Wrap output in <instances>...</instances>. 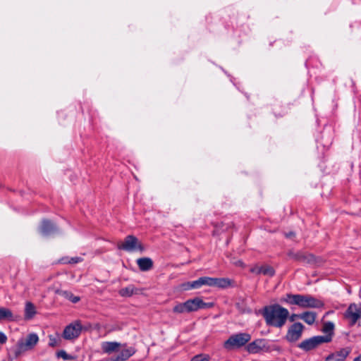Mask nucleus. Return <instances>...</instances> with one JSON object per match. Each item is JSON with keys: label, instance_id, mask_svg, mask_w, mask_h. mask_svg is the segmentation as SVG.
Instances as JSON below:
<instances>
[{"label": "nucleus", "instance_id": "obj_1", "mask_svg": "<svg viewBox=\"0 0 361 361\" xmlns=\"http://www.w3.org/2000/svg\"><path fill=\"white\" fill-rule=\"evenodd\" d=\"M262 315L268 326L281 328L286 323L289 312L286 308L275 304L264 307Z\"/></svg>", "mask_w": 361, "mask_h": 361}, {"label": "nucleus", "instance_id": "obj_2", "mask_svg": "<svg viewBox=\"0 0 361 361\" xmlns=\"http://www.w3.org/2000/svg\"><path fill=\"white\" fill-rule=\"evenodd\" d=\"M281 302L289 305H295L301 308H319L322 307L324 302L310 295L286 294L281 299Z\"/></svg>", "mask_w": 361, "mask_h": 361}, {"label": "nucleus", "instance_id": "obj_3", "mask_svg": "<svg viewBox=\"0 0 361 361\" xmlns=\"http://www.w3.org/2000/svg\"><path fill=\"white\" fill-rule=\"evenodd\" d=\"M90 326V324L84 326L80 320H75L65 327L62 336L66 340H74L80 336L82 330H88Z\"/></svg>", "mask_w": 361, "mask_h": 361}, {"label": "nucleus", "instance_id": "obj_4", "mask_svg": "<svg viewBox=\"0 0 361 361\" xmlns=\"http://www.w3.org/2000/svg\"><path fill=\"white\" fill-rule=\"evenodd\" d=\"M251 340V335L247 333H238L231 336L224 343V347L228 350L240 348Z\"/></svg>", "mask_w": 361, "mask_h": 361}, {"label": "nucleus", "instance_id": "obj_5", "mask_svg": "<svg viewBox=\"0 0 361 361\" xmlns=\"http://www.w3.org/2000/svg\"><path fill=\"white\" fill-rule=\"evenodd\" d=\"M39 337L35 333L30 334L25 338L19 340L15 350L16 357H18L23 353L32 350L37 345Z\"/></svg>", "mask_w": 361, "mask_h": 361}, {"label": "nucleus", "instance_id": "obj_6", "mask_svg": "<svg viewBox=\"0 0 361 361\" xmlns=\"http://www.w3.org/2000/svg\"><path fill=\"white\" fill-rule=\"evenodd\" d=\"M331 341L330 336H317L310 338L304 340L299 343L298 347L305 351H310L316 348L320 344L328 343Z\"/></svg>", "mask_w": 361, "mask_h": 361}, {"label": "nucleus", "instance_id": "obj_7", "mask_svg": "<svg viewBox=\"0 0 361 361\" xmlns=\"http://www.w3.org/2000/svg\"><path fill=\"white\" fill-rule=\"evenodd\" d=\"M117 247L119 250H123L128 252H133L135 250L143 252L145 250L142 244L135 236L132 235H127L124 241L118 243Z\"/></svg>", "mask_w": 361, "mask_h": 361}, {"label": "nucleus", "instance_id": "obj_8", "mask_svg": "<svg viewBox=\"0 0 361 361\" xmlns=\"http://www.w3.org/2000/svg\"><path fill=\"white\" fill-rule=\"evenodd\" d=\"M344 317L350 326H353L361 319V305L351 303L344 313Z\"/></svg>", "mask_w": 361, "mask_h": 361}, {"label": "nucleus", "instance_id": "obj_9", "mask_svg": "<svg viewBox=\"0 0 361 361\" xmlns=\"http://www.w3.org/2000/svg\"><path fill=\"white\" fill-rule=\"evenodd\" d=\"M304 326L300 322H295L292 324L287 332L286 338L289 342H295L302 336Z\"/></svg>", "mask_w": 361, "mask_h": 361}, {"label": "nucleus", "instance_id": "obj_10", "mask_svg": "<svg viewBox=\"0 0 361 361\" xmlns=\"http://www.w3.org/2000/svg\"><path fill=\"white\" fill-rule=\"evenodd\" d=\"M246 350L251 354L267 351L269 350L268 342L266 339L263 338L256 339L246 346Z\"/></svg>", "mask_w": 361, "mask_h": 361}, {"label": "nucleus", "instance_id": "obj_11", "mask_svg": "<svg viewBox=\"0 0 361 361\" xmlns=\"http://www.w3.org/2000/svg\"><path fill=\"white\" fill-rule=\"evenodd\" d=\"M189 312H195L200 309H206L212 307V303L204 302L200 298H195L186 300Z\"/></svg>", "mask_w": 361, "mask_h": 361}, {"label": "nucleus", "instance_id": "obj_12", "mask_svg": "<svg viewBox=\"0 0 361 361\" xmlns=\"http://www.w3.org/2000/svg\"><path fill=\"white\" fill-rule=\"evenodd\" d=\"M288 255L293 260L302 263H312L314 262V256L311 254H307L302 252H294L290 251Z\"/></svg>", "mask_w": 361, "mask_h": 361}, {"label": "nucleus", "instance_id": "obj_13", "mask_svg": "<svg viewBox=\"0 0 361 361\" xmlns=\"http://www.w3.org/2000/svg\"><path fill=\"white\" fill-rule=\"evenodd\" d=\"M250 271L255 274H263L269 276H273L275 274L274 268L267 264L262 266L255 265Z\"/></svg>", "mask_w": 361, "mask_h": 361}, {"label": "nucleus", "instance_id": "obj_14", "mask_svg": "<svg viewBox=\"0 0 361 361\" xmlns=\"http://www.w3.org/2000/svg\"><path fill=\"white\" fill-rule=\"evenodd\" d=\"M350 353V349L349 348H342L340 350L329 355L326 360L328 361H344Z\"/></svg>", "mask_w": 361, "mask_h": 361}, {"label": "nucleus", "instance_id": "obj_15", "mask_svg": "<svg viewBox=\"0 0 361 361\" xmlns=\"http://www.w3.org/2000/svg\"><path fill=\"white\" fill-rule=\"evenodd\" d=\"M56 226L49 220L44 219L42 221L40 232L44 235H49L52 233L57 232Z\"/></svg>", "mask_w": 361, "mask_h": 361}, {"label": "nucleus", "instance_id": "obj_16", "mask_svg": "<svg viewBox=\"0 0 361 361\" xmlns=\"http://www.w3.org/2000/svg\"><path fill=\"white\" fill-rule=\"evenodd\" d=\"M137 264L142 271H147L153 267V262L149 257H142L137 259Z\"/></svg>", "mask_w": 361, "mask_h": 361}, {"label": "nucleus", "instance_id": "obj_17", "mask_svg": "<svg viewBox=\"0 0 361 361\" xmlns=\"http://www.w3.org/2000/svg\"><path fill=\"white\" fill-rule=\"evenodd\" d=\"M121 344L118 342H103L102 343V349L104 353L111 354L118 351Z\"/></svg>", "mask_w": 361, "mask_h": 361}, {"label": "nucleus", "instance_id": "obj_18", "mask_svg": "<svg viewBox=\"0 0 361 361\" xmlns=\"http://www.w3.org/2000/svg\"><path fill=\"white\" fill-rule=\"evenodd\" d=\"M135 353V349L134 348H129L125 350H123L119 355L114 357L115 361H126L130 357H131Z\"/></svg>", "mask_w": 361, "mask_h": 361}, {"label": "nucleus", "instance_id": "obj_19", "mask_svg": "<svg viewBox=\"0 0 361 361\" xmlns=\"http://www.w3.org/2000/svg\"><path fill=\"white\" fill-rule=\"evenodd\" d=\"M56 293L60 295L65 298L68 299L73 303H77L80 300V298L79 296L74 295L71 292L67 290H56Z\"/></svg>", "mask_w": 361, "mask_h": 361}, {"label": "nucleus", "instance_id": "obj_20", "mask_svg": "<svg viewBox=\"0 0 361 361\" xmlns=\"http://www.w3.org/2000/svg\"><path fill=\"white\" fill-rule=\"evenodd\" d=\"M316 313L313 312H305L299 314L298 318L302 319L307 324L312 325L316 319Z\"/></svg>", "mask_w": 361, "mask_h": 361}, {"label": "nucleus", "instance_id": "obj_21", "mask_svg": "<svg viewBox=\"0 0 361 361\" xmlns=\"http://www.w3.org/2000/svg\"><path fill=\"white\" fill-rule=\"evenodd\" d=\"M36 314L35 305L30 302H27L25 308V319H31Z\"/></svg>", "mask_w": 361, "mask_h": 361}, {"label": "nucleus", "instance_id": "obj_22", "mask_svg": "<svg viewBox=\"0 0 361 361\" xmlns=\"http://www.w3.org/2000/svg\"><path fill=\"white\" fill-rule=\"evenodd\" d=\"M232 281L228 278H215L214 287L228 288L231 286Z\"/></svg>", "mask_w": 361, "mask_h": 361}, {"label": "nucleus", "instance_id": "obj_23", "mask_svg": "<svg viewBox=\"0 0 361 361\" xmlns=\"http://www.w3.org/2000/svg\"><path fill=\"white\" fill-rule=\"evenodd\" d=\"M233 226V223L231 222L229 224H224L223 222L218 224L215 226V228L213 231L214 235H220L221 233L224 231H227L228 228H231Z\"/></svg>", "mask_w": 361, "mask_h": 361}, {"label": "nucleus", "instance_id": "obj_24", "mask_svg": "<svg viewBox=\"0 0 361 361\" xmlns=\"http://www.w3.org/2000/svg\"><path fill=\"white\" fill-rule=\"evenodd\" d=\"M13 320V314L11 310L6 307H0V321Z\"/></svg>", "mask_w": 361, "mask_h": 361}, {"label": "nucleus", "instance_id": "obj_25", "mask_svg": "<svg viewBox=\"0 0 361 361\" xmlns=\"http://www.w3.org/2000/svg\"><path fill=\"white\" fill-rule=\"evenodd\" d=\"M137 290L133 285H130L126 288H121L119 290V294L123 297H130L133 294L137 293Z\"/></svg>", "mask_w": 361, "mask_h": 361}, {"label": "nucleus", "instance_id": "obj_26", "mask_svg": "<svg viewBox=\"0 0 361 361\" xmlns=\"http://www.w3.org/2000/svg\"><path fill=\"white\" fill-rule=\"evenodd\" d=\"M173 312L176 314L188 313L189 311L187 301L176 305L173 308Z\"/></svg>", "mask_w": 361, "mask_h": 361}, {"label": "nucleus", "instance_id": "obj_27", "mask_svg": "<svg viewBox=\"0 0 361 361\" xmlns=\"http://www.w3.org/2000/svg\"><path fill=\"white\" fill-rule=\"evenodd\" d=\"M49 345L50 346L56 347V346L59 345L60 342H61V338L58 334H56V335H49Z\"/></svg>", "mask_w": 361, "mask_h": 361}, {"label": "nucleus", "instance_id": "obj_28", "mask_svg": "<svg viewBox=\"0 0 361 361\" xmlns=\"http://www.w3.org/2000/svg\"><path fill=\"white\" fill-rule=\"evenodd\" d=\"M334 329V324L331 322H325L324 324L322 331L324 333L328 334L327 336H330L331 337V334L333 333Z\"/></svg>", "mask_w": 361, "mask_h": 361}, {"label": "nucleus", "instance_id": "obj_29", "mask_svg": "<svg viewBox=\"0 0 361 361\" xmlns=\"http://www.w3.org/2000/svg\"><path fill=\"white\" fill-rule=\"evenodd\" d=\"M61 261L63 263H65V264H77L78 262H82V259L80 257H71L70 259L68 257H66V258H63L61 259Z\"/></svg>", "mask_w": 361, "mask_h": 361}, {"label": "nucleus", "instance_id": "obj_30", "mask_svg": "<svg viewBox=\"0 0 361 361\" xmlns=\"http://www.w3.org/2000/svg\"><path fill=\"white\" fill-rule=\"evenodd\" d=\"M214 279L215 278H211V277H201V283L203 285H207L209 286H214Z\"/></svg>", "mask_w": 361, "mask_h": 361}, {"label": "nucleus", "instance_id": "obj_31", "mask_svg": "<svg viewBox=\"0 0 361 361\" xmlns=\"http://www.w3.org/2000/svg\"><path fill=\"white\" fill-rule=\"evenodd\" d=\"M209 357L207 355H197L194 356L191 361H209Z\"/></svg>", "mask_w": 361, "mask_h": 361}, {"label": "nucleus", "instance_id": "obj_32", "mask_svg": "<svg viewBox=\"0 0 361 361\" xmlns=\"http://www.w3.org/2000/svg\"><path fill=\"white\" fill-rule=\"evenodd\" d=\"M201 278H200L198 280L192 281V283H188V288H197L202 286L203 284L200 282Z\"/></svg>", "mask_w": 361, "mask_h": 361}, {"label": "nucleus", "instance_id": "obj_33", "mask_svg": "<svg viewBox=\"0 0 361 361\" xmlns=\"http://www.w3.org/2000/svg\"><path fill=\"white\" fill-rule=\"evenodd\" d=\"M57 356L59 357H62L63 360H70L71 357L66 353L65 350H60L57 353Z\"/></svg>", "mask_w": 361, "mask_h": 361}, {"label": "nucleus", "instance_id": "obj_34", "mask_svg": "<svg viewBox=\"0 0 361 361\" xmlns=\"http://www.w3.org/2000/svg\"><path fill=\"white\" fill-rule=\"evenodd\" d=\"M285 235L286 238H292L295 235V233L294 232H289V233H285Z\"/></svg>", "mask_w": 361, "mask_h": 361}, {"label": "nucleus", "instance_id": "obj_35", "mask_svg": "<svg viewBox=\"0 0 361 361\" xmlns=\"http://www.w3.org/2000/svg\"><path fill=\"white\" fill-rule=\"evenodd\" d=\"M299 314H293L290 317V321L294 322L296 318H298Z\"/></svg>", "mask_w": 361, "mask_h": 361}, {"label": "nucleus", "instance_id": "obj_36", "mask_svg": "<svg viewBox=\"0 0 361 361\" xmlns=\"http://www.w3.org/2000/svg\"><path fill=\"white\" fill-rule=\"evenodd\" d=\"M353 361H361V355L355 357Z\"/></svg>", "mask_w": 361, "mask_h": 361}, {"label": "nucleus", "instance_id": "obj_37", "mask_svg": "<svg viewBox=\"0 0 361 361\" xmlns=\"http://www.w3.org/2000/svg\"><path fill=\"white\" fill-rule=\"evenodd\" d=\"M238 264H239V265H243V263L242 262H240V261L238 262Z\"/></svg>", "mask_w": 361, "mask_h": 361}]
</instances>
